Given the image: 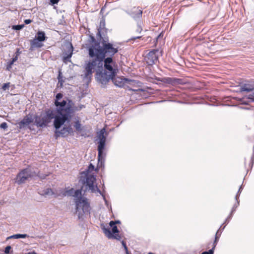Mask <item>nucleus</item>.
<instances>
[{"mask_svg": "<svg viewBox=\"0 0 254 254\" xmlns=\"http://www.w3.org/2000/svg\"><path fill=\"white\" fill-rule=\"evenodd\" d=\"M89 60L86 62L87 74H90L91 69L96 66L99 69L103 67V61L107 57H113L118 52V47L112 43L106 41L104 39L100 44H96L91 46L89 49Z\"/></svg>", "mask_w": 254, "mask_h": 254, "instance_id": "1", "label": "nucleus"}, {"mask_svg": "<svg viewBox=\"0 0 254 254\" xmlns=\"http://www.w3.org/2000/svg\"><path fill=\"white\" fill-rule=\"evenodd\" d=\"M82 189L75 190L73 188L65 190L62 189L59 190L60 196L74 197L75 203V213L77 214L79 219H81L85 213H89L90 210V204L87 199L82 196Z\"/></svg>", "mask_w": 254, "mask_h": 254, "instance_id": "2", "label": "nucleus"}, {"mask_svg": "<svg viewBox=\"0 0 254 254\" xmlns=\"http://www.w3.org/2000/svg\"><path fill=\"white\" fill-rule=\"evenodd\" d=\"M53 119H54L53 125L55 129H60L65 124L61 118V116L50 109L47 110L45 115L43 116L35 115V124L38 127H46Z\"/></svg>", "mask_w": 254, "mask_h": 254, "instance_id": "3", "label": "nucleus"}, {"mask_svg": "<svg viewBox=\"0 0 254 254\" xmlns=\"http://www.w3.org/2000/svg\"><path fill=\"white\" fill-rule=\"evenodd\" d=\"M94 166L92 163H90L88 166L87 169L85 171H83L81 173V176L79 182L82 185L85 186L86 189L91 190L92 192H95L96 191L99 192L100 194L102 196L105 204L107 205L108 201L106 199L105 195L96 186H95L94 185V184L96 181V177L94 175L91 174L90 173L94 171Z\"/></svg>", "mask_w": 254, "mask_h": 254, "instance_id": "4", "label": "nucleus"}, {"mask_svg": "<svg viewBox=\"0 0 254 254\" xmlns=\"http://www.w3.org/2000/svg\"><path fill=\"white\" fill-rule=\"evenodd\" d=\"M84 76L83 79H90L92 76V74L93 73V70L94 69L96 71V78L98 82L101 83L103 85H106L112 77L109 76V74L106 72H105L103 67L101 69H99V68L94 66L91 69V73L90 74H87L86 69V63L84 66Z\"/></svg>", "mask_w": 254, "mask_h": 254, "instance_id": "5", "label": "nucleus"}, {"mask_svg": "<svg viewBox=\"0 0 254 254\" xmlns=\"http://www.w3.org/2000/svg\"><path fill=\"white\" fill-rule=\"evenodd\" d=\"M63 97V94L61 93H58L56 94L55 99L54 100V105L55 109L54 110L55 113H58L63 118V115L65 113L68 114L70 110V107L68 105V100H71L68 98H66L62 101H60Z\"/></svg>", "mask_w": 254, "mask_h": 254, "instance_id": "6", "label": "nucleus"}, {"mask_svg": "<svg viewBox=\"0 0 254 254\" xmlns=\"http://www.w3.org/2000/svg\"><path fill=\"white\" fill-rule=\"evenodd\" d=\"M105 132V129L102 128L98 133V137L99 141L98 142V164L100 163L101 165L104 163L105 161V153H104V149L106 146V137L104 134Z\"/></svg>", "mask_w": 254, "mask_h": 254, "instance_id": "7", "label": "nucleus"}, {"mask_svg": "<svg viewBox=\"0 0 254 254\" xmlns=\"http://www.w3.org/2000/svg\"><path fill=\"white\" fill-rule=\"evenodd\" d=\"M37 175V172L33 168L27 167L21 170L17 175L16 183L20 185L24 183L29 178Z\"/></svg>", "mask_w": 254, "mask_h": 254, "instance_id": "8", "label": "nucleus"}, {"mask_svg": "<svg viewBox=\"0 0 254 254\" xmlns=\"http://www.w3.org/2000/svg\"><path fill=\"white\" fill-rule=\"evenodd\" d=\"M116 64V62L111 57H107L103 61V66H104V68L103 70L112 78L116 76L118 71V68L115 66Z\"/></svg>", "mask_w": 254, "mask_h": 254, "instance_id": "9", "label": "nucleus"}, {"mask_svg": "<svg viewBox=\"0 0 254 254\" xmlns=\"http://www.w3.org/2000/svg\"><path fill=\"white\" fill-rule=\"evenodd\" d=\"M68 101V105H69V107H70V110L68 114H65V112L64 115H63V120H64L63 122H64V123H66L67 124H69L72 117H73L75 113L76 112L79 111L81 110L82 109L85 107L84 105H80L79 106L76 107L74 106V103L72 101V100H69Z\"/></svg>", "mask_w": 254, "mask_h": 254, "instance_id": "10", "label": "nucleus"}, {"mask_svg": "<svg viewBox=\"0 0 254 254\" xmlns=\"http://www.w3.org/2000/svg\"><path fill=\"white\" fill-rule=\"evenodd\" d=\"M101 227L104 234L109 239H115L118 240L121 239V236L118 234L119 231L116 225L111 227L112 230L104 225L101 226Z\"/></svg>", "mask_w": 254, "mask_h": 254, "instance_id": "11", "label": "nucleus"}, {"mask_svg": "<svg viewBox=\"0 0 254 254\" xmlns=\"http://www.w3.org/2000/svg\"><path fill=\"white\" fill-rule=\"evenodd\" d=\"M125 11L137 22L142 17V10L139 7H133Z\"/></svg>", "mask_w": 254, "mask_h": 254, "instance_id": "12", "label": "nucleus"}, {"mask_svg": "<svg viewBox=\"0 0 254 254\" xmlns=\"http://www.w3.org/2000/svg\"><path fill=\"white\" fill-rule=\"evenodd\" d=\"M158 50H152L146 55L145 57V60L148 65H153L158 61Z\"/></svg>", "mask_w": 254, "mask_h": 254, "instance_id": "13", "label": "nucleus"}, {"mask_svg": "<svg viewBox=\"0 0 254 254\" xmlns=\"http://www.w3.org/2000/svg\"><path fill=\"white\" fill-rule=\"evenodd\" d=\"M35 121V115L28 114L25 116L23 119L18 123V127L20 129H25L29 124Z\"/></svg>", "mask_w": 254, "mask_h": 254, "instance_id": "14", "label": "nucleus"}, {"mask_svg": "<svg viewBox=\"0 0 254 254\" xmlns=\"http://www.w3.org/2000/svg\"><path fill=\"white\" fill-rule=\"evenodd\" d=\"M55 137L57 138L60 135L63 137L66 136L68 134L72 135L73 134V129L70 126L63 127L61 130L59 129H56L55 130Z\"/></svg>", "mask_w": 254, "mask_h": 254, "instance_id": "15", "label": "nucleus"}, {"mask_svg": "<svg viewBox=\"0 0 254 254\" xmlns=\"http://www.w3.org/2000/svg\"><path fill=\"white\" fill-rule=\"evenodd\" d=\"M38 193L41 195L44 196H53V197L55 198H56L61 195V194L59 193V190H53L50 188H47L44 190H40Z\"/></svg>", "mask_w": 254, "mask_h": 254, "instance_id": "16", "label": "nucleus"}, {"mask_svg": "<svg viewBox=\"0 0 254 254\" xmlns=\"http://www.w3.org/2000/svg\"><path fill=\"white\" fill-rule=\"evenodd\" d=\"M254 89V85L250 83H245L242 84L239 89L240 92H252Z\"/></svg>", "mask_w": 254, "mask_h": 254, "instance_id": "17", "label": "nucleus"}, {"mask_svg": "<svg viewBox=\"0 0 254 254\" xmlns=\"http://www.w3.org/2000/svg\"><path fill=\"white\" fill-rule=\"evenodd\" d=\"M88 43L86 44V48L88 52V56L89 57V49L91 46H93L96 44H100V42L96 40L95 38L92 35L89 36V38L88 40Z\"/></svg>", "mask_w": 254, "mask_h": 254, "instance_id": "18", "label": "nucleus"}, {"mask_svg": "<svg viewBox=\"0 0 254 254\" xmlns=\"http://www.w3.org/2000/svg\"><path fill=\"white\" fill-rule=\"evenodd\" d=\"M72 52H73V47L70 44V47L69 48L68 51L67 53H65L64 54V57H63V61L64 63H66L67 62H70V58L72 57Z\"/></svg>", "mask_w": 254, "mask_h": 254, "instance_id": "19", "label": "nucleus"}, {"mask_svg": "<svg viewBox=\"0 0 254 254\" xmlns=\"http://www.w3.org/2000/svg\"><path fill=\"white\" fill-rule=\"evenodd\" d=\"M111 80L114 84L118 87H122L124 85V79L119 77H116V76H115V77H113Z\"/></svg>", "mask_w": 254, "mask_h": 254, "instance_id": "20", "label": "nucleus"}, {"mask_svg": "<svg viewBox=\"0 0 254 254\" xmlns=\"http://www.w3.org/2000/svg\"><path fill=\"white\" fill-rule=\"evenodd\" d=\"M41 42L39 41V40L36 38L34 39L33 40H31L30 42V50H32L33 48H41L42 46V44L41 43Z\"/></svg>", "mask_w": 254, "mask_h": 254, "instance_id": "21", "label": "nucleus"}, {"mask_svg": "<svg viewBox=\"0 0 254 254\" xmlns=\"http://www.w3.org/2000/svg\"><path fill=\"white\" fill-rule=\"evenodd\" d=\"M35 38L40 42H44L46 38L45 32L41 31H38Z\"/></svg>", "mask_w": 254, "mask_h": 254, "instance_id": "22", "label": "nucleus"}, {"mask_svg": "<svg viewBox=\"0 0 254 254\" xmlns=\"http://www.w3.org/2000/svg\"><path fill=\"white\" fill-rule=\"evenodd\" d=\"M180 79L176 78L166 77L164 78V81L167 83L171 84H175L179 83Z\"/></svg>", "mask_w": 254, "mask_h": 254, "instance_id": "23", "label": "nucleus"}, {"mask_svg": "<svg viewBox=\"0 0 254 254\" xmlns=\"http://www.w3.org/2000/svg\"><path fill=\"white\" fill-rule=\"evenodd\" d=\"M105 21L104 19H102L100 21V27L98 28V32L97 36H99L100 38H102L101 36L102 30L105 28Z\"/></svg>", "mask_w": 254, "mask_h": 254, "instance_id": "24", "label": "nucleus"}, {"mask_svg": "<svg viewBox=\"0 0 254 254\" xmlns=\"http://www.w3.org/2000/svg\"><path fill=\"white\" fill-rule=\"evenodd\" d=\"M221 233H222V231L220 230V229H219L216 233V234L215 236V239H214V241L213 243L212 248L215 249V248L217 244V243L218 242V240L219 239V238L221 236Z\"/></svg>", "mask_w": 254, "mask_h": 254, "instance_id": "25", "label": "nucleus"}, {"mask_svg": "<svg viewBox=\"0 0 254 254\" xmlns=\"http://www.w3.org/2000/svg\"><path fill=\"white\" fill-rule=\"evenodd\" d=\"M28 237V236L27 234H17L15 235H11L7 238V240L10 239H24Z\"/></svg>", "mask_w": 254, "mask_h": 254, "instance_id": "26", "label": "nucleus"}, {"mask_svg": "<svg viewBox=\"0 0 254 254\" xmlns=\"http://www.w3.org/2000/svg\"><path fill=\"white\" fill-rule=\"evenodd\" d=\"M17 60V58L16 57V56H14L12 58V59L9 62L7 63V65L6 69L9 70L11 68L12 65Z\"/></svg>", "mask_w": 254, "mask_h": 254, "instance_id": "27", "label": "nucleus"}, {"mask_svg": "<svg viewBox=\"0 0 254 254\" xmlns=\"http://www.w3.org/2000/svg\"><path fill=\"white\" fill-rule=\"evenodd\" d=\"M142 22L141 21H138L137 22V29L136 30V32L137 33H140L142 31Z\"/></svg>", "mask_w": 254, "mask_h": 254, "instance_id": "28", "label": "nucleus"}, {"mask_svg": "<svg viewBox=\"0 0 254 254\" xmlns=\"http://www.w3.org/2000/svg\"><path fill=\"white\" fill-rule=\"evenodd\" d=\"M74 127L75 128L76 130L78 131H81L82 130L81 125L79 121H77L75 123Z\"/></svg>", "mask_w": 254, "mask_h": 254, "instance_id": "29", "label": "nucleus"}, {"mask_svg": "<svg viewBox=\"0 0 254 254\" xmlns=\"http://www.w3.org/2000/svg\"><path fill=\"white\" fill-rule=\"evenodd\" d=\"M240 204V201L238 199H237V200H236V202L234 204L232 208V210H231V213H234L235 212V211H236V208L239 206Z\"/></svg>", "mask_w": 254, "mask_h": 254, "instance_id": "30", "label": "nucleus"}, {"mask_svg": "<svg viewBox=\"0 0 254 254\" xmlns=\"http://www.w3.org/2000/svg\"><path fill=\"white\" fill-rule=\"evenodd\" d=\"M24 27V24H18L13 25L12 29L14 30H20Z\"/></svg>", "mask_w": 254, "mask_h": 254, "instance_id": "31", "label": "nucleus"}, {"mask_svg": "<svg viewBox=\"0 0 254 254\" xmlns=\"http://www.w3.org/2000/svg\"><path fill=\"white\" fill-rule=\"evenodd\" d=\"M242 190H243V186H242V185H241L240 187V188L239 189V190H238V192H237V194H236V195L235 196V199H236V200H237V199H239L240 195V193H241V192L242 191Z\"/></svg>", "mask_w": 254, "mask_h": 254, "instance_id": "32", "label": "nucleus"}, {"mask_svg": "<svg viewBox=\"0 0 254 254\" xmlns=\"http://www.w3.org/2000/svg\"><path fill=\"white\" fill-rule=\"evenodd\" d=\"M9 86H10V83L9 82L5 83H4L2 85L1 89L3 91H5L6 90H8L9 89Z\"/></svg>", "mask_w": 254, "mask_h": 254, "instance_id": "33", "label": "nucleus"}, {"mask_svg": "<svg viewBox=\"0 0 254 254\" xmlns=\"http://www.w3.org/2000/svg\"><path fill=\"white\" fill-rule=\"evenodd\" d=\"M254 147H253V154L251 157V163L250 164V166L251 167V169L252 168V167L254 165Z\"/></svg>", "mask_w": 254, "mask_h": 254, "instance_id": "34", "label": "nucleus"}, {"mask_svg": "<svg viewBox=\"0 0 254 254\" xmlns=\"http://www.w3.org/2000/svg\"><path fill=\"white\" fill-rule=\"evenodd\" d=\"M214 249L212 248L208 251H204L202 252L201 254H214Z\"/></svg>", "mask_w": 254, "mask_h": 254, "instance_id": "35", "label": "nucleus"}, {"mask_svg": "<svg viewBox=\"0 0 254 254\" xmlns=\"http://www.w3.org/2000/svg\"><path fill=\"white\" fill-rule=\"evenodd\" d=\"M11 249V247L10 246H7L4 249V254H9L10 251Z\"/></svg>", "mask_w": 254, "mask_h": 254, "instance_id": "36", "label": "nucleus"}, {"mask_svg": "<svg viewBox=\"0 0 254 254\" xmlns=\"http://www.w3.org/2000/svg\"><path fill=\"white\" fill-rule=\"evenodd\" d=\"M233 215V214L231 213V212H230V214L228 215V216L225 219L224 223H228L229 222V220L232 218Z\"/></svg>", "mask_w": 254, "mask_h": 254, "instance_id": "37", "label": "nucleus"}, {"mask_svg": "<svg viewBox=\"0 0 254 254\" xmlns=\"http://www.w3.org/2000/svg\"><path fill=\"white\" fill-rule=\"evenodd\" d=\"M0 127L2 129H5L7 128V124L6 122L2 123L0 125Z\"/></svg>", "mask_w": 254, "mask_h": 254, "instance_id": "38", "label": "nucleus"}, {"mask_svg": "<svg viewBox=\"0 0 254 254\" xmlns=\"http://www.w3.org/2000/svg\"><path fill=\"white\" fill-rule=\"evenodd\" d=\"M122 245H123V247L124 248V249H125V250L126 251V254H128L129 252L128 251L127 247V246L126 245V243L124 241H122Z\"/></svg>", "mask_w": 254, "mask_h": 254, "instance_id": "39", "label": "nucleus"}, {"mask_svg": "<svg viewBox=\"0 0 254 254\" xmlns=\"http://www.w3.org/2000/svg\"><path fill=\"white\" fill-rule=\"evenodd\" d=\"M60 0H50V4L52 5L58 4Z\"/></svg>", "mask_w": 254, "mask_h": 254, "instance_id": "40", "label": "nucleus"}, {"mask_svg": "<svg viewBox=\"0 0 254 254\" xmlns=\"http://www.w3.org/2000/svg\"><path fill=\"white\" fill-rule=\"evenodd\" d=\"M237 100L242 104H244V105H247L248 104L247 102L244 101V99L243 98H237Z\"/></svg>", "mask_w": 254, "mask_h": 254, "instance_id": "41", "label": "nucleus"}, {"mask_svg": "<svg viewBox=\"0 0 254 254\" xmlns=\"http://www.w3.org/2000/svg\"><path fill=\"white\" fill-rule=\"evenodd\" d=\"M141 37H142V36H135V37H132L131 38H130L129 39V40H130V41H133V40H135L137 39H140Z\"/></svg>", "mask_w": 254, "mask_h": 254, "instance_id": "42", "label": "nucleus"}, {"mask_svg": "<svg viewBox=\"0 0 254 254\" xmlns=\"http://www.w3.org/2000/svg\"><path fill=\"white\" fill-rule=\"evenodd\" d=\"M24 22L25 24H29L32 22V20L30 19H25Z\"/></svg>", "mask_w": 254, "mask_h": 254, "instance_id": "43", "label": "nucleus"}, {"mask_svg": "<svg viewBox=\"0 0 254 254\" xmlns=\"http://www.w3.org/2000/svg\"><path fill=\"white\" fill-rule=\"evenodd\" d=\"M21 52L19 51V49H16V52L15 53V55L14 56H16V57L18 58V57L19 56Z\"/></svg>", "mask_w": 254, "mask_h": 254, "instance_id": "44", "label": "nucleus"}, {"mask_svg": "<svg viewBox=\"0 0 254 254\" xmlns=\"http://www.w3.org/2000/svg\"><path fill=\"white\" fill-rule=\"evenodd\" d=\"M109 225L111 227L116 226L114 221H111L109 223Z\"/></svg>", "mask_w": 254, "mask_h": 254, "instance_id": "45", "label": "nucleus"}, {"mask_svg": "<svg viewBox=\"0 0 254 254\" xmlns=\"http://www.w3.org/2000/svg\"><path fill=\"white\" fill-rule=\"evenodd\" d=\"M115 222V225L117 224H120L121 223V222L120 220H116V221H114Z\"/></svg>", "mask_w": 254, "mask_h": 254, "instance_id": "46", "label": "nucleus"}, {"mask_svg": "<svg viewBox=\"0 0 254 254\" xmlns=\"http://www.w3.org/2000/svg\"><path fill=\"white\" fill-rule=\"evenodd\" d=\"M26 254H37L35 252H28Z\"/></svg>", "mask_w": 254, "mask_h": 254, "instance_id": "47", "label": "nucleus"}, {"mask_svg": "<svg viewBox=\"0 0 254 254\" xmlns=\"http://www.w3.org/2000/svg\"><path fill=\"white\" fill-rule=\"evenodd\" d=\"M61 72H59V75H58V79H59V81H60V76H61Z\"/></svg>", "mask_w": 254, "mask_h": 254, "instance_id": "48", "label": "nucleus"}, {"mask_svg": "<svg viewBox=\"0 0 254 254\" xmlns=\"http://www.w3.org/2000/svg\"><path fill=\"white\" fill-rule=\"evenodd\" d=\"M221 228H222V230H223L225 228V226H222V225H221L219 229H220Z\"/></svg>", "mask_w": 254, "mask_h": 254, "instance_id": "49", "label": "nucleus"}, {"mask_svg": "<svg viewBox=\"0 0 254 254\" xmlns=\"http://www.w3.org/2000/svg\"><path fill=\"white\" fill-rule=\"evenodd\" d=\"M221 228H222V230H223L225 228V226H222V225H221L219 229H220Z\"/></svg>", "mask_w": 254, "mask_h": 254, "instance_id": "50", "label": "nucleus"}, {"mask_svg": "<svg viewBox=\"0 0 254 254\" xmlns=\"http://www.w3.org/2000/svg\"><path fill=\"white\" fill-rule=\"evenodd\" d=\"M163 101H163V100H161V101H158V103H161V102H163Z\"/></svg>", "mask_w": 254, "mask_h": 254, "instance_id": "51", "label": "nucleus"}, {"mask_svg": "<svg viewBox=\"0 0 254 254\" xmlns=\"http://www.w3.org/2000/svg\"><path fill=\"white\" fill-rule=\"evenodd\" d=\"M148 254H154V253H151V252H149V253H148Z\"/></svg>", "mask_w": 254, "mask_h": 254, "instance_id": "52", "label": "nucleus"}]
</instances>
